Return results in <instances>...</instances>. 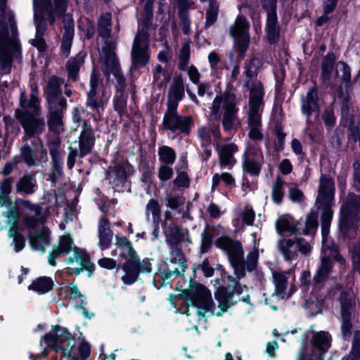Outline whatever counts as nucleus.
Returning a JSON list of instances; mask_svg holds the SVG:
<instances>
[{
  "label": "nucleus",
  "mask_w": 360,
  "mask_h": 360,
  "mask_svg": "<svg viewBox=\"0 0 360 360\" xmlns=\"http://www.w3.org/2000/svg\"><path fill=\"white\" fill-rule=\"evenodd\" d=\"M110 21L111 15L108 13L103 15L98 21V32L103 44L105 41L110 39L117 42V38L110 35Z\"/></svg>",
  "instance_id": "nucleus-39"
},
{
  "label": "nucleus",
  "mask_w": 360,
  "mask_h": 360,
  "mask_svg": "<svg viewBox=\"0 0 360 360\" xmlns=\"http://www.w3.org/2000/svg\"><path fill=\"white\" fill-rule=\"evenodd\" d=\"M65 32L62 40V49L66 56H68L74 37V25L72 20L68 15L64 17Z\"/></svg>",
  "instance_id": "nucleus-31"
},
{
  "label": "nucleus",
  "mask_w": 360,
  "mask_h": 360,
  "mask_svg": "<svg viewBox=\"0 0 360 360\" xmlns=\"http://www.w3.org/2000/svg\"><path fill=\"white\" fill-rule=\"evenodd\" d=\"M162 227L167 238H169L171 243L177 245L184 240V234L179 226L170 224L167 226V222L164 221L162 222Z\"/></svg>",
  "instance_id": "nucleus-34"
},
{
  "label": "nucleus",
  "mask_w": 360,
  "mask_h": 360,
  "mask_svg": "<svg viewBox=\"0 0 360 360\" xmlns=\"http://www.w3.org/2000/svg\"><path fill=\"white\" fill-rule=\"evenodd\" d=\"M115 245L119 248H126L127 252H121L119 256L127 260L136 252L133 248L132 243L125 236H115Z\"/></svg>",
  "instance_id": "nucleus-44"
},
{
  "label": "nucleus",
  "mask_w": 360,
  "mask_h": 360,
  "mask_svg": "<svg viewBox=\"0 0 360 360\" xmlns=\"http://www.w3.org/2000/svg\"><path fill=\"white\" fill-rule=\"evenodd\" d=\"M231 266L233 269L234 274L236 277H234L236 280L240 281L243 278H244L246 275L245 271V262L244 260V257L233 260L230 262Z\"/></svg>",
  "instance_id": "nucleus-59"
},
{
  "label": "nucleus",
  "mask_w": 360,
  "mask_h": 360,
  "mask_svg": "<svg viewBox=\"0 0 360 360\" xmlns=\"http://www.w3.org/2000/svg\"><path fill=\"white\" fill-rule=\"evenodd\" d=\"M77 259H79V264L81 267L72 268V271L73 274H75L76 276H78L84 270H86L87 271L88 276L91 277L96 269V266L91 262L90 255L87 256L84 254L83 256H79Z\"/></svg>",
  "instance_id": "nucleus-41"
},
{
  "label": "nucleus",
  "mask_w": 360,
  "mask_h": 360,
  "mask_svg": "<svg viewBox=\"0 0 360 360\" xmlns=\"http://www.w3.org/2000/svg\"><path fill=\"white\" fill-rule=\"evenodd\" d=\"M238 99L233 93L217 96L212 105L210 114L211 119L218 118L220 110H222L221 123L224 130H236L240 127V122L237 115L238 109L236 108Z\"/></svg>",
  "instance_id": "nucleus-3"
},
{
  "label": "nucleus",
  "mask_w": 360,
  "mask_h": 360,
  "mask_svg": "<svg viewBox=\"0 0 360 360\" xmlns=\"http://www.w3.org/2000/svg\"><path fill=\"white\" fill-rule=\"evenodd\" d=\"M198 135L204 144H210L212 137L217 140L221 138L219 126L218 124H210L209 126L202 127L198 130Z\"/></svg>",
  "instance_id": "nucleus-36"
},
{
  "label": "nucleus",
  "mask_w": 360,
  "mask_h": 360,
  "mask_svg": "<svg viewBox=\"0 0 360 360\" xmlns=\"http://www.w3.org/2000/svg\"><path fill=\"white\" fill-rule=\"evenodd\" d=\"M335 61V58L333 54L327 55L322 63V77L323 82L327 84L332 83H337L338 81L334 82L333 64Z\"/></svg>",
  "instance_id": "nucleus-32"
},
{
  "label": "nucleus",
  "mask_w": 360,
  "mask_h": 360,
  "mask_svg": "<svg viewBox=\"0 0 360 360\" xmlns=\"http://www.w3.org/2000/svg\"><path fill=\"white\" fill-rule=\"evenodd\" d=\"M169 95L174 100L173 104L176 105L178 101L181 100L184 96V85L183 79L181 77H177L174 79L173 84L170 88Z\"/></svg>",
  "instance_id": "nucleus-46"
},
{
  "label": "nucleus",
  "mask_w": 360,
  "mask_h": 360,
  "mask_svg": "<svg viewBox=\"0 0 360 360\" xmlns=\"http://www.w3.org/2000/svg\"><path fill=\"white\" fill-rule=\"evenodd\" d=\"M274 283L275 285L274 293L281 295L285 292L288 285V278L283 272H273Z\"/></svg>",
  "instance_id": "nucleus-52"
},
{
  "label": "nucleus",
  "mask_w": 360,
  "mask_h": 360,
  "mask_svg": "<svg viewBox=\"0 0 360 360\" xmlns=\"http://www.w3.org/2000/svg\"><path fill=\"white\" fill-rule=\"evenodd\" d=\"M197 309H201L204 313L210 312L211 316L216 315L214 313L215 305L212 298V295H207L202 299H198L197 302L193 304Z\"/></svg>",
  "instance_id": "nucleus-53"
},
{
  "label": "nucleus",
  "mask_w": 360,
  "mask_h": 360,
  "mask_svg": "<svg viewBox=\"0 0 360 360\" xmlns=\"http://www.w3.org/2000/svg\"><path fill=\"white\" fill-rule=\"evenodd\" d=\"M148 34L145 30H141L136 34L131 50L132 63L134 67L144 66L148 61Z\"/></svg>",
  "instance_id": "nucleus-14"
},
{
  "label": "nucleus",
  "mask_w": 360,
  "mask_h": 360,
  "mask_svg": "<svg viewBox=\"0 0 360 360\" xmlns=\"http://www.w3.org/2000/svg\"><path fill=\"white\" fill-rule=\"evenodd\" d=\"M360 195L349 193L340 210L339 235L343 240L354 239L359 229Z\"/></svg>",
  "instance_id": "nucleus-1"
},
{
  "label": "nucleus",
  "mask_w": 360,
  "mask_h": 360,
  "mask_svg": "<svg viewBox=\"0 0 360 360\" xmlns=\"http://www.w3.org/2000/svg\"><path fill=\"white\" fill-rule=\"evenodd\" d=\"M334 289L337 291H341L339 297L340 315L353 316L352 314L355 311L356 303L350 292L348 290H342V285L340 283H336Z\"/></svg>",
  "instance_id": "nucleus-23"
},
{
  "label": "nucleus",
  "mask_w": 360,
  "mask_h": 360,
  "mask_svg": "<svg viewBox=\"0 0 360 360\" xmlns=\"http://www.w3.org/2000/svg\"><path fill=\"white\" fill-rule=\"evenodd\" d=\"M176 104L169 103L163 118V127L173 132L179 131L188 134L192 120L190 117L179 116L176 112Z\"/></svg>",
  "instance_id": "nucleus-13"
},
{
  "label": "nucleus",
  "mask_w": 360,
  "mask_h": 360,
  "mask_svg": "<svg viewBox=\"0 0 360 360\" xmlns=\"http://www.w3.org/2000/svg\"><path fill=\"white\" fill-rule=\"evenodd\" d=\"M20 105L25 109V111L21 112L17 110L15 116L25 130V141H28V138L38 136L44 130L45 123L44 120L38 116L39 102L38 98L34 94L30 95L29 100L24 98L22 96Z\"/></svg>",
  "instance_id": "nucleus-2"
},
{
  "label": "nucleus",
  "mask_w": 360,
  "mask_h": 360,
  "mask_svg": "<svg viewBox=\"0 0 360 360\" xmlns=\"http://www.w3.org/2000/svg\"><path fill=\"white\" fill-rule=\"evenodd\" d=\"M318 217V212L314 210H311L307 214L305 220V228L302 231L303 235L309 236L316 231L319 226Z\"/></svg>",
  "instance_id": "nucleus-48"
},
{
  "label": "nucleus",
  "mask_w": 360,
  "mask_h": 360,
  "mask_svg": "<svg viewBox=\"0 0 360 360\" xmlns=\"http://www.w3.org/2000/svg\"><path fill=\"white\" fill-rule=\"evenodd\" d=\"M32 177L29 174H25L19 179L16 184V191L18 193L31 195L37 188V186L32 182Z\"/></svg>",
  "instance_id": "nucleus-38"
},
{
  "label": "nucleus",
  "mask_w": 360,
  "mask_h": 360,
  "mask_svg": "<svg viewBox=\"0 0 360 360\" xmlns=\"http://www.w3.org/2000/svg\"><path fill=\"white\" fill-rule=\"evenodd\" d=\"M276 229L279 234L289 232L292 234H297L298 229L296 225L290 223V221L285 217L279 218L276 223Z\"/></svg>",
  "instance_id": "nucleus-55"
},
{
  "label": "nucleus",
  "mask_w": 360,
  "mask_h": 360,
  "mask_svg": "<svg viewBox=\"0 0 360 360\" xmlns=\"http://www.w3.org/2000/svg\"><path fill=\"white\" fill-rule=\"evenodd\" d=\"M171 78V75L165 72L160 65H157L154 71V81L160 87L166 86Z\"/></svg>",
  "instance_id": "nucleus-58"
},
{
  "label": "nucleus",
  "mask_w": 360,
  "mask_h": 360,
  "mask_svg": "<svg viewBox=\"0 0 360 360\" xmlns=\"http://www.w3.org/2000/svg\"><path fill=\"white\" fill-rule=\"evenodd\" d=\"M334 266V262L330 257L325 256L321 259L320 265L319 266L315 275L313 277V282L315 285L323 284L328 278L331 273Z\"/></svg>",
  "instance_id": "nucleus-26"
},
{
  "label": "nucleus",
  "mask_w": 360,
  "mask_h": 360,
  "mask_svg": "<svg viewBox=\"0 0 360 360\" xmlns=\"http://www.w3.org/2000/svg\"><path fill=\"white\" fill-rule=\"evenodd\" d=\"M21 148L22 158L44 157L46 155L43 148L41 139L38 136L29 139Z\"/></svg>",
  "instance_id": "nucleus-22"
},
{
  "label": "nucleus",
  "mask_w": 360,
  "mask_h": 360,
  "mask_svg": "<svg viewBox=\"0 0 360 360\" xmlns=\"http://www.w3.org/2000/svg\"><path fill=\"white\" fill-rule=\"evenodd\" d=\"M134 172V167L128 162V159H112L108 167V175L112 178L115 191L130 192L131 181L129 178Z\"/></svg>",
  "instance_id": "nucleus-8"
},
{
  "label": "nucleus",
  "mask_w": 360,
  "mask_h": 360,
  "mask_svg": "<svg viewBox=\"0 0 360 360\" xmlns=\"http://www.w3.org/2000/svg\"><path fill=\"white\" fill-rule=\"evenodd\" d=\"M73 240L70 235L65 234L60 237L58 246L65 252L68 255L71 251H73L74 247Z\"/></svg>",
  "instance_id": "nucleus-63"
},
{
  "label": "nucleus",
  "mask_w": 360,
  "mask_h": 360,
  "mask_svg": "<svg viewBox=\"0 0 360 360\" xmlns=\"http://www.w3.org/2000/svg\"><path fill=\"white\" fill-rule=\"evenodd\" d=\"M42 340L56 353H61L65 357L71 356V352L76 347L75 335L69 330L60 325L52 326L51 331L42 336L40 346H43Z\"/></svg>",
  "instance_id": "nucleus-5"
},
{
  "label": "nucleus",
  "mask_w": 360,
  "mask_h": 360,
  "mask_svg": "<svg viewBox=\"0 0 360 360\" xmlns=\"http://www.w3.org/2000/svg\"><path fill=\"white\" fill-rule=\"evenodd\" d=\"M266 32L268 39L271 42H276L279 37L280 27L278 24L276 14L268 15L266 18Z\"/></svg>",
  "instance_id": "nucleus-37"
},
{
  "label": "nucleus",
  "mask_w": 360,
  "mask_h": 360,
  "mask_svg": "<svg viewBox=\"0 0 360 360\" xmlns=\"http://www.w3.org/2000/svg\"><path fill=\"white\" fill-rule=\"evenodd\" d=\"M20 51L18 41L15 38L9 39L7 28L0 24V60L9 63L13 56H18Z\"/></svg>",
  "instance_id": "nucleus-16"
},
{
  "label": "nucleus",
  "mask_w": 360,
  "mask_h": 360,
  "mask_svg": "<svg viewBox=\"0 0 360 360\" xmlns=\"http://www.w3.org/2000/svg\"><path fill=\"white\" fill-rule=\"evenodd\" d=\"M67 0H34V5L49 12L50 15H61L66 9Z\"/></svg>",
  "instance_id": "nucleus-25"
},
{
  "label": "nucleus",
  "mask_w": 360,
  "mask_h": 360,
  "mask_svg": "<svg viewBox=\"0 0 360 360\" xmlns=\"http://www.w3.org/2000/svg\"><path fill=\"white\" fill-rule=\"evenodd\" d=\"M117 43L114 40L108 39L101 47L99 64L101 69L107 79H111L117 82L118 91L123 89L124 86V77L121 70L119 59L115 53Z\"/></svg>",
  "instance_id": "nucleus-4"
},
{
  "label": "nucleus",
  "mask_w": 360,
  "mask_h": 360,
  "mask_svg": "<svg viewBox=\"0 0 360 360\" xmlns=\"http://www.w3.org/2000/svg\"><path fill=\"white\" fill-rule=\"evenodd\" d=\"M302 110L307 116L319 110L318 96L314 88L310 89L307 95L302 98Z\"/></svg>",
  "instance_id": "nucleus-30"
},
{
  "label": "nucleus",
  "mask_w": 360,
  "mask_h": 360,
  "mask_svg": "<svg viewBox=\"0 0 360 360\" xmlns=\"http://www.w3.org/2000/svg\"><path fill=\"white\" fill-rule=\"evenodd\" d=\"M157 267V271L155 273L153 280V286L157 289L166 285L165 281L173 276L174 278H177L183 274V272L179 270L180 266L170 264L168 262V259H163L158 264Z\"/></svg>",
  "instance_id": "nucleus-18"
},
{
  "label": "nucleus",
  "mask_w": 360,
  "mask_h": 360,
  "mask_svg": "<svg viewBox=\"0 0 360 360\" xmlns=\"http://www.w3.org/2000/svg\"><path fill=\"white\" fill-rule=\"evenodd\" d=\"M214 238V236L210 230V225L206 224L200 234V245L198 250V254L200 256L210 251L213 245Z\"/></svg>",
  "instance_id": "nucleus-35"
},
{
  "label": "nucleus",
  "mask_w": 360,
  "mask_h": 360,
  "mask_svg": "<svg viewBox=\"0 0 360 360\" xmlns=\"http://www.w3.org/2000/svg\"><path fill=\"white\" fill-rule=\"evenodd\" d=\"M340 79L345 83H349L351 79V72L349 66L344 62L340 61L335 65L334 82Z\"/></svg>",
  "instance_id": "nucleus-49"
},
{
  "label": "nucleus",
  "mask_w": 360,
  "mask_h": 360,
  "mask_svg": "<svg viewBox=\"0 0 360 360\" xmlns=\"http://www.w3.org/2000/svg\"><path fill=\"white\" fill-rule=\"evenodd\" d=\"M171 255L172 257L168 259V262L170 264L180 266L182 272H184L187 268V259L182 250L181 248H176L171 252Z\"/></svg>",
  "instance_id": "nucleus-54"
},
{
  "label": "nucleus",
  "mask_w": 360,
  "mask_h": 360,
  "mask_svg": "<svg viewBox=\"0 0 360 360\" xmlns=\"http://www.w3.org/2000/svg\"><path fill=\"white\" fill-rule=\"evenodd\" d=\"M211 294L210 291L206 286L200 283H196L194 279L191 278L189 283L188 289L182 290L179 295H169V301L174 304V300H184L186 302H191L194 304L198 299H202L207 295Z\"/></svg>",
  "instance_id": "nucleus-17"
},
{
  "label": "nucleus",
  "mask_w": 360,
  "mask_h": 360,
  "mask_svg": "<svg viewBox=\"0 0 360 360\" xmlns=\"http://www.w3.org/2000/svg\"><path fill=\"white\" fill-rule=\"evenodd\" d=\"M13 180L11 178L6 177L0 181V205H6L11 206L12 202L9 198L12 192Z\"/></svg>",
  "instance_id": "nucleus-42"
},
{
  "label": "nucleus",
  "mask_w": 360,
  "mask_h": 360,
  "mask_svg": "<svg viewBox=\"0 0 360 360\" xmlns=\"http://www.w3.org/2000/svg\"><path fill=\"white\" fill-rule=\"evenodd\" d=\"M359 332L354 333L352 349L348 360H360V338L357 335Z\"/></svg>",
  "instance_id": "nucleus-64"
},
{
  "label": "nucleus",
  "mask_w": 360,
  "mask_h": 360,
  "mask_svg": "<svg viewBox=\"0 0 360 360\" xmlns=\"http://www.w3.org/2000/svg\"><path fill=\"white\" fill-rule=\"evenodd\" d=\"M196 269H200L206 278L213 276L215 271L214 267L210 263L209 257H205L200 264L194 267L193 271L195 272Z\"/></svg>",
  "instance_id": "nucleus-60"
},
{
  "label": "nucleus",
  "mask_w": 360,
  "mask_h": 360,
  "mask_svg": "<svg viewBox=\"0 0 360 360\" xmlns=\"http://www.w3.org/2000/svg\"><path fill=\"white\" fill-rule=\"evenodd\" d=\"M321 214V236L323 240L327 239L329 233L330 224L333 219V211L332 208L320 209Z\"/></svg>",
  "instance_id": "nucleus-43"
},
{
  "label": "nucleus",
  "mask_w": 360,
  "mask_h": 360,
  "mask_svg": "<svg viewBox=\"0 0 360 360\" xmlns=\"http://www.w3.org/2000/svg\"><path fill=\"white\" fill-rule=\"evenodd\" d=\"M335 182L326 174H321L315 205L317 209L332 208L335 198Z\"/></svg>",
  "instance_id": "nucleus-15"
},
{
  "label": "nucleus",
  "mask_w": 360,
  "mask_h": 360,
  "mask_svg": "<svg viewBox=\"0 0 360 360\" xmlns=\"http://www.w3.org/2000/svg\"><path fill=\"white\" fill-rule=\"evenodd\" d=\"M46 217L40 215H25L22 219V224L27 230H36L39 225L46 222Z\"/></svg>",
  "instance_id": "nucleus-56"
},
{
  "label": "nucleus",
  "mask_w": 360,
  "mask_h": 360,
  "mask_svg": "<svg viewBox=\"0 0 360 360\" xmlns=\"http://www.w3.org/2000/svg\"><path fill=\"white\" fill-rule=\"evenodd\" d=\"M91 346L86 340L83 338L77 347L78 355H72L73 351L71 352V356L67 357L70 360H87L91 355Z\"/></svg>",
  "instance_id": "nucleus-47"
},
{
  "label": "nucleus",
  "mask_w": 360,
  "mask_h": 360,
  "mask_svg": "<svg viewBox=\"0 0 360 360\" xmlns=\"http://www.w3.org/2000/svg\"><path fill=\"white\" fill-rule=\"evenodd\" d=\"M352 316H341V333L345 338H350L352 330Z\"/></svg>",
  "instance_id": "nucleus-62"
},
{
  "label": "nucleus",
  "mask_w": 360,
  "mask_h": 360,
  "mask_svg": "<svg viewBox=\"0 0 360 360\" xmlns=\"http://www.w3.org/2000/svg\"><path fill=\"white\" fill-rule=\"evenodd\" d=\"M332 337L328 331H319L313 334L311 347L304 343L297 360H324V354L331 346Z\"/></svg>",
  "instance_id": "nucleus-7"
},
{
  "label": "nucleus",
  "mask_w": 360,
  "mask_h": 360,
  "mask_svg": "<svg viewBox=\"0 0 360 360\" xmlns=\"http://www.w3.org/2000/svg\"><path fill=\"white\" fill-rule=\"evenodd\" d=\"M50 234L51 231L46 226L43 227L41 230L36 231L34 233L30 232L27 238L31 248L33 250L45 252V246L49 245L51 243Z\"/></svg>",
  "instance_id": "nucleus-21"
},
{
  "label": "nucleus",
  "mask_w": 360,
  "mask_h": 360,
  "mask_svg": "<svg viewBox=\"0 0 360 360\" xmlns=\"http://www.w3.org/2000/svg\"><path fill=\"white\" fill-rule=\"evenodd\" d=\"M109 226L110 221L108 218L101 219L98 226V245L102 250L108 249L111 245L113 233Z\"/></svg>",
  "instance_id": "nucleus-27"
},
{
  "label": "nucleus",
  "mask_w": 360,
  "mask_h": 360,
  "mask_svg": "<svg viewBox=\"0 0 360 360\" xmlns=\"http://www.w3.org/2000/svg\"><path fill=\"white\" fill-rule=\"evenodd\" d=\"M278 249L285 261L292 263L298 257V252L307 255L311 251L310 244L303 238H282L278 241Z\"/></svg>",
  "instance_id": "nucleus-10"
},
{
  "label": "nucleus",
  "mask_w": 360,
  "mask_h": 360,
  "mask_svg": "<svg viewBox=\"0 0 360 360\" xmlns=\"http://www.w3.org/2000/svg\"><path fill=\"white\" fill-rule=\"evenodd\" d=\"M86 53L79 52L75 58L68 60L67 64V70L68 77L72 80H76L78 71L84 62Z\"/></svg>",
  "instance_id": "nucleus-40"
},
{
  "label": "nucleus",
  "mask_w": 360,
  "mask_h": 360,
  "mask_svg": "<svg viewBox=\"0 0 360 360\" xmlns=\"http://www.w3.org/2000/svg\"><path fill=\"white\" fill-rule=\"evenodd\" d=\"M244 288H247V285L241 284L240 281L232 276H227L225 284L222 283L216 287L214 295L220 309V311L216 313V316H222L223 313L226 312L230 307L236 305L238 301L234 300L233 297L236 295H240Z\"/></svg>",
  "instance_id": "nucleus-6"
},
{
  "label": "nucleus",
  "mask_w": 360,
  "mask_h": 360,
  "mask_svg": "<svg viewBox=\"0 0 360 360\" xmlns=\"http://www.w3.org/2000/svg\"><path fill=\"white\" fill-rule=\"evenodd\" d=\"M249 27L247 20L243 16H238L235 24L231 27V34L235 39L233 49H238L236 53L239 59L244 58L245 53L249 46Z\"/></svg>",
  "instance_id": "nucleus-11"
},
{
  "label": "nucleus",
  "mask_w": 360,
  "mask_h": 360,
  "mask_svg": "<svg viewBox=\"0 0 360 360\" xmlns=\"http://www.w3.org/2000/svg\"><path fill=\"white\" fill-rule=\"evenodd\" d=\"M98 83V78L96 75L93 73L90 81L91 90L88 93L87 105L93 110H96L100 113L101 110H103L106 100L103 99L102 96L97 93L96 87Z\"/></svg>",
  "instance_id": "nucleus-24"
},
{
  "label": "nucleus",
  "mask_w": 360,
  "mask_h": 360,
  "mask_svg": "<svg viewBox=\"0 0 360 360\" xmlns=\"http://www.w3.org/2000/svg\"><path fill=\"white\" fill-rule=\"evenodd\" d=\"M248 126V136L255 141H261L263 138L262 134V120H247Z\"/></svg>",
  "instance_id": "nucleus-51"
},
{
  "label": "nucleus",
  "mask_w": 360,
  "mask_h": 360,
  "mask_svg": "<svg viewBox=\"0 0 360 360\" xmlns=\"http://www.w3.org/2000/svg\"><path fill=\"white\" fill-rule=\"evenodd\" d=\"M264 165V159H243L242 167L245 174L258 177Z\"/></svg>",
  "instance_id": "nucleus-33"
},
{
  "label": "nucleus",
  "mask_w": 360,
  "mask_h": 360,
  "mask_svg": "<svg viewBox=\"0 0 360 360\" xmlns=\"http://www.w3.org/2000/svg\"><path fill=\"white\" fill-rule=\"evenodd\" d=\"M63 108H59L58 105H54L49 109V127L50 130L56 134H59L63 131L61 111Z\"/></svg>",
  "instance_id": "nucleus-29"
},
{
  "label": "nucleus",
  "mask_w": 360,
  "mask_h": 360,
  "mask_svg": "<svg viewBox=\"0 0 360 360\" xmlns=\"http://www.w3.org/2000/svg\"><path fill=\"white\" fill-rule=\"evenodd\" d=\"M54 283L49 276H42L34 279L28 286V290L39 295H44L53 290Z\"/></svg>",
  "instance_id": "nucleus-28"
},
{
  "label": "nucleus",
  "mask_w": 360,
  "mask_h": 360,
  "mask_svg": "<svg viewBox=\"0 0 360 360\" xmlns=\"http://www.w3.org/2000/svg\"><path fill=\"white\" fill-rule=\"evenodd\" d=\"M184 198L180 195H167L165 197L166 206L175 210L184 204Z\"/></svg>",
  "instance_id": "nucleus-61"
},
{
  "label": "nucleus",
  "mask_w": 360,
  "mask_h": 360,
  "mask_svg": "<svg viewBox=\"0 0 360 360\" xmlns=\"http://www.w3.org/2000/svg\"><path fill=\"white\" fill-rule=\"evenodd\" d=\"M289 185L284 181L281 176H278L272 187L271 198L275 204L280 205L284 197L283 186Z\"/></svg>",
  "instance_id": "nucleus-45"
},
{
  "label": "nucleus",
  "mask_w": 360,
  "mask_h": 360,
  "mask_svg": "<svg viewBox=\"0 0 360 360\" xmlns=\"http://www.w3.org/2000/svg\"><path fill=\"white\" fill-rule=\"evenodd\" d=\"M94 144V136L92 129L86 123H84L82 131L79 137V148L74 147L72 144L70 146L71 150H75L74 155L84 156L89 153Z\"/></svg>",
  "instance_id": "nucleus-19"
},
{
  "label": "nucleus",
  "mask_w": 360,
  "mask_h": 360,
  "mask_svg": "<svg viewBox=\"0 0 360 360\" xmlns=\"http://www.w3.org/2000/svg\"><path fill=\"white\" fill-rule=\"evenodd\" d=\"M264 91L260 82H255L250 90L248 105L247 107V120H262V114L264 108Z\"/></svg>",
  "instance_id": "nucleus-12"
},
{
  "label": "nucleus",
  "mask_w": 360,
  "mask_h": 360,
  "mask_svg": "<svg viewBox=\"0 0 360 360\" xmlns=\"http://www.w3.org/2000/svg\"><path fill=\"white\" fill-rule=\"evenodd\" d=\"M60 86V84L58 78L53 77L49 80L45 92L49 108H53L54 105H58L59 108L65 107L66 101L61 96L62 90Z\"/></svg>",
  "instance_id": "nucleus-20"
},
{
  "label": "nucleus",
  "mask_w": 360,
  "mask_h": 360,
  "mask_svg": "<svg viewBox=\"0 0 360 360\" xmlns=\"http://www.w3.org/2000/svg\"><path fill=\"white\" fill-rule=\"evenodd\" d=\"M122 269L125 274L121 278L125 285H132L139 278L141 274H150L153 266L148 258L141 260L136 252L122 265Z\"/></svg>",
  "instance_id": "nucleus-9"
},
{
  "label": "nucleus",
  "mask_w": 360,
  "mask_h": 360,
  "mask_svg": "<svg viewBox=\"0 0 360 360\" xmlns=\"http://www.w3.org/2000/svg\"><path fill=\"white\" fill-rule=\"evenodd\" d=\"M53 166L49 174V179L51 184L55 186L58 179L63 175V159H52Z\"/></svg>",
  "instance_id": "nucleus-57"
},
{
  "label": "nucleus",
  "mask_w": 360,
  "mask_h": 360,
  "mask_svg": "<svg viewBox=\"0 0 360 360\" xmlns=\"http://www.w3.org/2000/svg\"><path fill=\"white\" fill-rule=\"evenodd\" d=\"M225 251L227 253L229 262L243 258V246L238 240L233 239Z\"/></svg>",
  "instance_id": "nucleus-50"
}]
</instances>
